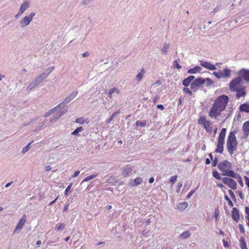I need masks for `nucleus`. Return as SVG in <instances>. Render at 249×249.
Segmentation results:
<instances>
[{
    "mask_svg": "<svg viewBox=\"0 0 249 249\" xmlns=\"http://www.w3.org/2000/svg\"><path fill=\"white\" fill-rule=\"evenodd\" d=\"M236 92V97L237 98L239 99L241 97H244L246 94L245 90V87L243 86L237 90L235 91Z\"/></svg>",
    "mask_w": 249,
    "mask_h": 249,
    "instance_id": "f3484780",
    "label": "nucleus"
},
{
    "mask_svg": "<svg viewBox=\"0 0 249 249\" xmlns=\"http://www.w3.org/2000/svg\"><path fill=\"white\" fill-rule=\"evenodd\" d=\"M183 91L184 93H186L191 96L192 95V92L190 90V89L188 88H184L183 89Z\"/></svg>",
    "mask_w": 249,
    "mask_h": 249,
    "instance_id": "a18cd8bd",
    "label": "nucleus"
},
{
    "mask_svg": "<svg viewBox=\"0 0 249 249\" xmlns=\"http://www.w3.org/2000/svg\"><path fill=\"white\" fill-rule=\"evenodd\" d=\"M66 112V111H59L57 114L53 116L51 119V122H54V120L58 119L61 116L64 115Z\"/></svg>",
    "mask_w": 249,
    "mask_h": 249,
    "instance_id": "c85d7f7f",
    "label": "nucleus"
},
{
    "mask_svg": "<svg viewBox=\"0 0 249 249\" xmlns=\"http://www.w3.org/2000/svg\"><path fill=\"white\" fill-rule=\"evenodd\" d=\"M182 186V184L181 182H179L178 184V189L176 190V192L178 193L180 192V188Z\"/></svg>",
    "mask_w": 249,
    "mask_h": 249,
    "instance_id": "864d4df0",
    "label": "nucleus"
},
{
    "mask_svg": "<svg viewBox=\"0 0 249 249\" xmlns=\"http://www.w3.org/2000/svg\"><path fill=\"white\" fill-rule=\"evenodd\" d=\"M65 225L62 223H59L56 225L55 228L57 231H61L65 229Z\"/></svg>",
    "mask_w": 249,
    "mask_h": 249,
    "instance_id": "72a5a7b5",
    "label": "nucleus"
},
{
    "mask_svg": "<svg viewBox=\"0 0 249 249\" xmlns=\"http://www.w3.org/2000/svg\"><path fill=\"white\" fill-rule=\"evenodd\" d=\"M30 2L28 1H25L20 6L19 11L23 13L29 7Z\"/></svg>",
    "mask_w": 249,
    "mask_h": 249,
    "instance_id": "4be33fe9",
    "label": "nucleus"
},
{
    "mask_svg": "<svg viewBox=\"0 0 249 249\" xmlns=\"http://www.w3.org/2000/svg\"><path fill=\"white\" fill-rule=\"evenodd\" d=\"M213 74L218 79H220L223 77L221 71H219L218 72L214 71Z\"/></svg>",
    "mask_w": 249,
    "mask_h": 249,
    "instance_id": "ea45409f",
    "label": "nucleus"
},
{
    "mask_svg": "<svg viewBox=\"0 0 249 249\" xmlns=\"http://www.w3.org/2000/svg\"><path fill=\"white\" fill-rule=\"evenodd\" d=\"M36 16V13L34 12L30 13L28 16H26L22 18L19 21V25L21 28L25 27L28 25L32 21L33 18Z\"/></svg>",
    "mask_w": 249,
    "mask_h": 249,
    "instance_id": "423d86ee",
    "label": "nucleus"
},
{
    "mask_svg": "<svg viewBox=\"0 0 249 249\" xmlns=\"http://www.w3.org/2000/svg\"><path fill=\"white\" fill-rule=\"evenodd\" d=\"M219 210L218 209H215L214 213V217L215 219V220L217 221L218 219V217L219 216Z\"/></svg>",
    "mask_w": 249,
    "mask_h": 249,
    "instance_id": "49530a36",
    "label": "nucleus"
},
{
    "mask_svg": "<svg viewBox=\"0 0 249 249\" xmlns=\"http://www.w3.org/2000/svg\"><path fill=\"white\" fill-rule=\"evenodd\" d=\"M45 171L47 172L50 171L52 169L51 166L48 165L45 167Z\"/></svg>",
    "mask_w": 249,
    "mask_h": 249,
    "instance_id": "338daca9",
    "label": "nucleus"
},
{
    "mask_svg": "<svg viewBox=\"0 0 249 249\" xmlns=\"http://www.w3.org/2000/svg\"><path fill=\"white\" fill-rule=\"evenodd\" d=\"M195 193V190H192L187 196V199H189L191 197V196L194 194Z\"/></svg>",
    "mask_w": 249,
    "mask_h": 249,
    "instance_id": "13d9d810",
    "label": "nucleus"
},
{
    "mask_svg": "<svg viewBox=\"0 0 249 249\" xmlns=\"http://www.w3.org/2000/svg\"><path fill=\"white\" fill-rule=\"evenodd\" d=\"M239 110L241 112L249 113V103H244L239 107Z\"/></svg>",
    "mask_w": 249,
    "mask_h": 249,
    "instance_id": "412c9836",
    "label": "nucleus"
},
{
    "mask_svg": "<svg viewBox=\"0 0 249 249\" xmlns=\"http://www.w3.org/2000/svg\"><path fill=\"white\" fill-rule=\"evenodd\" d=\"M174 64L175 67H176L178 70L181 69V66L178 64V62L177 60H176L174 61Z\"/></svg>",
    "mask_w": 249,
    "mask_h": 249,
    "instance_id": "8fccbe9b",
    "label": "nucleus"
},
{
    "mask_svg": "<svg viewBox=\"0 0 249 249\" xmlns=\"http://www.w3.org/2000/svg\"><path fill=\"white\" fill-rule=\"evenodd\" d=\"M22 14V12H21L20 11H19V12L15 16V18L16 19L18 18L19 17L21 16Z\"/></svg>",
    "mask_w": 249,
    "mask_h": 249,
    "instance_id": "052dcab7",
    "label": "nucleus"
},
{
    "mask_svg": "<svg viewBox=\"0 0 249 249\" xmlns=\"http://www.w3.org/2000/svg\"><path fill=\"white\" fill-rule=\"evenodd\" d=\"M224 198L225 200L227 201L228 205L231 207H232L233 205V203L232 201L231 200V199L229 198V197L225 195Z\"/></svg>",
    "mask_w": 249,
    "mask_h": 249,
    "instance_id": "c03bdc74",
    "label": "nucleus"
},
{
    "mask_svg": "<svg viewBox=\"0 0 249 249\" xmlns=\"http://www.w3.org/2000/svg\"><path fill=\"white\" fill-rule=\"evenodd\" d=\"M243 130L244 132V137L247 138L249 134V121L244 123L243 125Z\"/></svg>",
    "mask_w": 249,
    "mask_h": 249,
    "instance_id": "a211bd4d",
    "label": "nucleus"
},
{
    "mask_svg": "<svg viewBox=\"0 0 249 249\" xmlns=\"http://www.w3.org/2000/svg\"><path fill=\"white\" fill-rule=\"evenodd\" d=\"M242 79L241 77H237L232 79L229 84V89L232 92L236 91L238 89L243 87L241 85Z\"/></svg>",
    "mask_w": 249,
    "mask_h": 249,
    "instance_id": "20e7f679",
    "label": "nucleus"
},
{
    "mask_svg": "<svg viewBox=\"0 0 249 249\" xmlns=\"http://www.w3.org/2000/svg\"><path fill=\"white\" fill-rule=\"evenodd\" d=\"M229 193L231 196V197L232 198V199H234L235 198V196L234 195V193L231 190H229Z\"/></svg>",
    "mask_w": 249,
    "mask_h": 249,
    "instance_id": "5fc2aeb1",
    "label": "nucleus"
},
{
    "mask_svg": "<svg viewBox=\"0 0 249 249\" xmlns=\"http://www.w3.org/2000/svg\"><path fill=\"white\" fill-rule=\"evenodd\" d=\"M197 123L198 124H203L204 128L207 132H212V122L210 120H207L205 116H200L197 120Z\"/></svg>",
    "mask_w": 249,
    "mask_h": 249,
    "instance_id": "39448f33",
    "label": "nucleus"
},
{
    "mask_svg": "<svg viewBox=\"0 0 249 249\" xmlns=\"http://www.w3.org/2000/svg\"><path fill=\"white\" fill-rule=\"evenodd\" d=\"M200 65L210 71L215 70L216 69L215 66L213 64H211L210 62L204 61V60H200Z\"/></svg>",
    "mask_w": 249,
    "mask_h": 249,
    "instance_id": "ddd939ff",
    "label": "nucleus"
},
{
    "mask_svg": "<svg viewBox=\"0 0 249 249\" xmlns=\"http://www.w3.org/2000/svg\"><path fill=\"white\" fill-rule=\"evenodd\" d=\"M132 171V168L130 166H126L123 170V175H128Z\"/></svg>",
    "mask_w": 249,
    "mask_h": 249,
    "instance_id": "473e14b6",
    "label": "nucleus"
},
{
    "mask_svg": "<svg viewBox=\"0 0 249 249\" xmlns=\"http://www.w3.org/2000/svg\"><path fill=\"white\" fill-rule=\"evenodd\" d=\"M26 221V216L24 215L20 219L18 225L16 226V228L14 231V233H15L17 232H19V231L22 229V227L24 225L25 222Z\"/></svg>",
    "mask_w": 249,
    "mask_h": 249,
    "instance_id": "4468645a",
    "label": "nucleus"
},
{
    "mask_svg": "<svg viewBox=\"0 0 249 249\" xmlns=\"http://www.w3.org/2000/svg\"><path fill=\"white\" fill-rule=\"evenodd\" d=\"M236 133L237 131L236 130L231 131L227 140V149L231 155H232L233 152L237 149V142L235 137Z\"/></svg>",
    "mask_w": 249,
    "mask_h": 249,
    "instance_id": "f03ea898",
    "label": "nucleus"
},
{
    "mask_svg": "<svg viewBox=\"0 0 249 249\" xmlns=\"http://www.w3.org/2000/svg\"><path fill=\"white\" fill-rule=\"evenodd\" d=\"M239 77L244 79L246 82L249 83V69H242L238 73Z\"/></svg>",
    "mask_w": 249,
    "mask_h": 249,
    "instance_id": "9b49d317",
    "label": "nucleus"
},
{
    "mask_svg": "<svg viewBox=\"0 0 249 249\" xmlns=\"http://www.w3.org/2000/svg\"><path fill=\"white\" fill-rule=\"evenodd\" d=\"M239 174L235 173L233 171L230 170L229 169L227 170L226 173H222L223 176L230 177L236 178Z\"/></svg>",
    "mask_w": 249,
    "mask_h": 249,
    "instance_id": "6ab92c4d",
    "label": "nucleus"
},
{
    "mask_svg": "<svg viewBox=\"0 0 249 249\" xmlns=\"http://www.w3.org/2000/svg\"><path fill=\"white\" fill-rule=\"evenodd\" d=\"M220 6H218L217 7H216L215 9H214V10L213 11V13H215L217 12L218 11H219L220 10Z\"/></svg>",
    "mask_w": 249,
    "mask_h": 249,
    "instance_id": "69168bd1",
    "label": "nucleus"
},
{
    "mask_svg": "<svg viewBox=\"0 0 249 249\" xmlns=\"http://www.w3.org/2000/svg\"><path fill=\"white\" fill-rule=\"evenodd\" d=\"M213 177H214L215 178H216V179H222V178L221 177L219 174L218 173V172L216 170L213 171Z\"/></svg>",
    "mask_w": 249,
    "mask_h": 249,
    "instance_id": "58836bf2",
    "label": "nucleus"
},
{
    "mask_svg": "<svg viewBox=\"0 0 249 249\" xmlns=\"http://www.w3.org/2000/svg\"><path fill=\"white\" fill-rule=\"evenodd\" d=\"M42 81V79L38 75L29 83V84L26 88V89L28 91H30L34 89L37 85H38Z\"/></svg>",
    "mask_w": 249,
    "mask_h": 249,
    "instance_id": "1a4fd4ad",
    "label": "nucleus"
},
{
    "mask_svg": "<svg viewBox=\"0 0 249 249\" xmlns=\"http://www.w3.org/2000/svg\"><path fill=\"white\" fill-rule=\"evenodd\" d=\"M77 94L78 91H74L70 94L69 96L66 97L62 102L57 105V107H64L66 105L73 99Z\"/></svg>",
    "mask_w": 249,
    "mask_h": 249,
    "instance_id": "6e6552de",
    "label": "nucleus"
},
{
    "mask_svg": "<svg viewBox=\"0 0 249 249\" xmlns=\"http://www.w3.org/2000/svg\"><path fill=\"white\" fill-rule=\"evenodd\" d=\"M114 93H116L117 94L120 93V90L116 88H113L110 89L108 93H107V96L109 98H111L113 96V94Z\"/></svg>",
    "mask_w": 249,
    "mask_h": 249,
    "instance_id": "a878e982",
    "label": "nucleus"
},
{
    "mask_svg": "<svg viewBox=\"0 0 249 249\" xmlns=\"http://www.w3.org/2000/svg\"><path fill=\"white\" fill-rule=\"evenodd\" d=\"M202 70V68L199 66H196L193 68H191L188 70L187 72L188 73H196V72H199Z\"/></svg>",
    "mask_w": 249,
    "mask_h": 249,
    "instance_id": "cd10ccee",
    "label": "nucleus"
},
{
    "mask_svg": "<svg viewBox=\"0 0 249 249\" xmlns=\"http://www.w3.org/2000/svg\"><path fill=\"white\" fill-rule=\"evenodd\" d=\"M142 179L141 177L136 178L134 180H131L129 183V185L132 186H138L142 182Z\"/></svg>",
    "mask_w": 249,
    "mask_h": 249,
    "instance_id": "aec40b11",
    "label": "nucleus"
},
{
    "mask_svg": "<svg viewBox=\"0 0 249 249\" xmlns=\"http://www.w3.org/2000/svg\"><path fill=\"white\" fill-rule=\"evenodd\" d=\"M192 82L189 81L187 78H185V79H184L182 81V84L184 86H185V87H187L189 86V85Z\"/></svg>",
    "mask_w": 249,
    "mask_h": 249,
    "instance_id": "a19ab883",
    "label": "nucleus"
},
{
    "mask_svg": "<svg viewBox=\"0 0 249 249\" xmlns=\"http://www.w3.org/2000/svg\"><path fill=\"white\" fill-rule=\"evenodd\" d=\"M177 209L179 211H182L186 209L188 207V203L187 202H183L179 203L177 206Z\"/></svg>",
    "mask_w": 249,
    "mask_h": 249,
    "instance_id": "bb28decb",
    "label": "nucleus"
},
{
    "mask_svg": "<svg viewBox=\"0 0 249 249\" xmlns=\"http://www.w3.org/2000/svg\"><path fill=\"white\" fill-rule=\"evenodd\" d=\"M204 78L199 77L195 79L191 83V89L196 92L197 90L199 87L205 84Z\"/></svg>",
    "mask_w": 249,
    "mask_h": 249,
    "instance_id": "0eeeda50",
    "label": "nucleus"
},
{
    "mask_svg": "<svg viewBox=\"0 0 249 249\" xmlns=\"http://www.w3.org/2000/svg\"><path fill=\"white\" fill-rule=\"evenodd\" d=\"M218 163V160L217 159H215L213 161L212 164L213 166H215Z\"/></svg>",
    "mask_w": 249,
    "mask_h": 249,
    "instance_id": "e2e57ef3",
    "label": "nucleus"
},
{
    "mask_svg": "<svg viewBox=\"0 0 249 249\" xmlns=\"http://www.w3.org/2000/svg\"><path fill=\"white\" fill-rule=\"evenodd\" d=\"M177 176L176 175L173 176L170 178V181L172 183V185H173L175 183L176 181L177 180Z\"/></svg>",
    "mask_w": 249,
    "mask_h": 249,
    "instance_id": "de8ad7c7",
    "label": "nucleus"
},
{
    "mask_svg": "<svg viewBox=\"0 0 249 249\" xmlns=\"http://www.w3.org/2000/svg\"><path fill=\"white\" fill-rule=\"evenodd\" d=\"M241 245L240 247L242 249H248L246 242L243 239L240 240Z\"/></svg>",
    "mask_w": 249,
    "mask_h": 249,
    "instance_id": "79ce46f5",
    "label": "nucleus"
},
{
    "mask_svg": "<svg viewBox=\"0 0 249 249\" xmlns=\"http://www.w3.org/2000/svg\"><path fill=\"white\" fill-rule=\"evenodd\" d=\"M97 176V174H93V175H90V176L86 177V178H85L83 179V180L82 181V183L88 181L91 179H93L94 178H95Z\"/></svg>",
    "mask_w": 249,
    "mask_h": 249,
    "instance_id": "f704fd0d",
    "label": "nucleus"
},
{
    "mask_svg": "<svg viewBox=\"0 0 249 249\" xmlns=\"http://www.w3.org/2000/svg\"><path fill=\"white\" fill-rule=\"evenodd\" d=\"M84 130L82 126L77 127L75 130L71 132L72 135H77L79 132H81Z\"/></svg>",
    "mask_w": 249,
    "mask_h": 249,
    "instance_id": "4c0bfd02",
    "label": "nucleus"
},
{
    "mask_svg": "<svg viewBox=\"0 0 249 249\" xmlns=\"http://www.w3.org/2000/svg\"><path fill=\"white\" fill-rule=\"evenodd\" d=\"M244 178H245V179L246 181V184H247L248 187L249 188V178L247 176H245Z\"/></svg>",
    "mask_w": 249,
    "mask_h": 249,
    "instance_id": "bf43d9fd",
    "label": "nucleus"
},
{
    "mask_svg": "<svg viewBox=\"0 0 249 249\" xmlns=\"http://www.w3.org/2000/svg\"><path fill=\"white\" fill-rule=\"evenodd\" d=\"M53 70L54 67H50L47 69L44 72L39 75V76L43 81L50 75V74L53 71Z\"/></svg>",
    "mask_w": 249,
    "mask_h": 249,
    "instance_id": "2eb2a0df",
    "label": "nucleus"
},
{
    "mask_svg": "<svg viewBox=\"0 0 249 249\" xmlns=\"http://www.w3.org/2000/svg\"><path fill=\"white\" fill-rule=\"evenodd\" d=\"M229 98L227 95L219 96L214 101L209 112V116L212 119H216L221 112L224 111L227 106Z\"/></svg>",
    "mask_w": 249,
    "mask_h": 249,
    "instance_id": "f257e3e1",
    "label": "nucleus"
},
{
    "mask_svg": "<svg viewBox=\"0 0 249 249\" xmlns=\"http://www.w3.org/2000/svg\"><path fill=\"white\" fill-rule=\"evenodd\" d=\"M157 107L161 110H163L164 109V107L162 105H158Z\"/></svg>",
    "mask_w": 249,
    "mask_h": 249,
    "instance_id": "0e129e2a",
    "label": "nucleus"
},
{
    "mask_svg": "<svg viewBox=\"0 0 249 249\" xmlns=\"http://www.w3.org/2000/svg\"><path fill=\"white\" fill-rule=\"evenodd\" d=\"M144 74L145 71L144 69H142L137 74L135 77V80L138 82L141 81L142 79Z\"/></svg>",
    "mask_w": 249,
    "mask_h": 249,
    "instance_id": "b1692460",
    "label": "nucleus"
},
{
    "mask_svg": "<svg viewBox=\"0 0 249 249\" xmlns=\"http://www.w3.org/2000/svg\"><path fill=\"white\" fill-rule=\"evenodd\" d=\"M33 141H32L28 143V144L23 147L22 149V153L24 154L25 153H26L30 149V145L33 143Z\"/></svg>",
    "mask_w": 249,
    "mask_h": 249,
    "instance_id": "e433bc0d",
    "label": "nucleus"
},
{
    "mask_svg": "<svg viewBox=\"0 0 249 249\" xmlns=\"http://www.w3.org/2000/svg\"><path fill=\"white\" fill-rule=\"evenodd\" d=\"M223 182L227 185L231 189L235 190L237 188V183L235 180L230 178L225 177L222 178Z\"/></svg>",
    "mask_w": 249,
    "mask_h": 249,
    "instance_id": "9d476101",
    "label": "nucleus"
},
{
    "mask_svg": "<svg viewBox=\"0 0 249 249\" xmlns=\"http://www.w3.org/2000/svg\"><path fill=\"white\" fill-rule=\"evenodd\" d=\"M223 246L225 247H228L229 246V244H228V243L225 241L224 239L223 240Z\"/></svg>",
    "mask_w": 249,
    "mask_h": 249,
    "instance_id": "774afa93",
    "label": "nucleus"
},
{
    "mask_svg": "<svg viewBox=\"0 0 249 249\" xmlns=\"http://www.w3.org/2000/svg\"><path fill=\"white\" fill-rule=\"evenodd\" d=\"M226 131V128H223L220 132L217 140V148L215 150L216 153H222L223 151Z\"/></svg>",
    "mask_w": 249,
    "mask_h": 249,
    "instance_id": "7ed1b4c3",
    "label": "nucleus"
},
{
    "mask_svg": "<svg viewBox=\"0 0 249 249\" xmlns=\"http://www.w3.org/2000/svg\"><path fill=\"white\" fill-rule=\"evenodd\" d=\"M170 46V44L169 42H165L163 44V46L161 50L162 53L164 55H166L169 49Z\"/></svg>",
    "mask_w": 249,
    "mask_h": 249,
    "instance_id": "5701e85b",
    "label": "nucleus"
},
{
    "mask_svg": "<svg viewBox=\"0 0 249 249\" xmlns=\"http://www.w3.org/2000/svg\"><path fill=\"white\" fill-rule=\"evenodd\" d=\"M231 71L228 68H225L222 72V78H229L231 75Z\"/></svg>",
    "mask_w": 249,
    "mask_h": 249,
    "instance_id": "393cba45",
    "label": "nucleus"
},
{
    "mask_svg": "<svg viewBox=\"0 0 249 249\" xmlns=\"http://www.w3.org/2000/svg\"><path fill=\"white\" fill-rule=\"evenodd\" d=\"M146 124V121H138L136 122L135 125L136 127L140 126L141 127H144Z\"/></svg>",
    "mask_w": 249,
    "mask_h": 249,
    "instance_id": "c9c22d12",
    "label": "nucleus"
},
{
    "mask_svg": "<svg viewBox=\"0 0 249 249\" xmlns=\"http://www.w3.org/2000/svg\"><path fill=\"white\" fill-rule=\"evenodd\" d=\"M60 107H57V106L50 109L49 111H48L45 115H44V117L45 118H47L49 116H50L51 114H52L55 111H58L59 108H60Z\"/></svg>",
    "mask_w": 249,
    "mask_h": 249,
    "instance_id": "2f4dec72",
    "label": "nucleus"
},
{
    "mask_svg": "<svg viewBox=\"0 0 249 249\" xmlns=\"http://www.w3.org/2000/svg\"><path fill=\"white\" fill-rule=\"evenodd\" d=\"M85 122V119L82 117L76 119V120L75 121V122L76 123L79 124H84Z\"/></svg>",
    "mask_w": 249,
    "mask_h": 249,
    "instance_id": "37998d69",
    "label": "nucleus"
},
{
    "mask_svg": "<svg viewBox=\"0 0 249 249\" xmlns=\"http://www.w3.org/2000/svg\"><path fill=\"white\" fill-rule=\"evenodd\" d=\"M236 179H238V182L240 183V184L242 186H243L244 185V184H243V182L242 181V178L241 177V176L238 175V177H236Z\"/></svg>",
    "mask_w": 249,
    "mask_h": 249,
    "instance_id": "3c124183",
    "label": "nucleus"
},
{
    "mask_svg": "<svg viewBox=\"0 0 249 249\" xmlns=\"http://www.w3.org/2000/svg\"><path fill=\"white\" fill-rule=\"evenodd\" d=\"M231 217L232 219L236 222H238L240 219V215L238 209L236 208H233L231 212Z\"/></svg>",
    "mask_w": 249,
    "mask_h": 249,
    "instance_id": "dca6fc26",
    "label": "nucleus"
},
{
    "mask_svg": "<svg viewBox=\"0 0 249 249\" xmlns=\"http://www.w3.org/2000/svg\"><path fill=\"white\" fill-rule=\"evenodd\" d=\"M80 174V171H76L73 175L71 176L72 178H75L77 177Z\"/></svg>",
    "mask_w": 249,
    "mask_h": 249,
    "instance_id": "4d7b16f0",
    "label": "nucleus"
},
{
    "mask_svg": "<svg viewBox=\"0 0 249 249\" xmlns=\"http://www.w3.org/2000/svg\"><path fill=\"white\" fill-rule=\"evenodd\" d=\"M191 234L189 231H185L180 234L179 236V237L182 239H186L188 238Z\"/></svg>",
    "mask_w": 249,
    "mask_h": 249,
    "instance_id": "7c9ffc66",
    "label": "nucleus"
},
{
    "mask_svg": "<svg viewBox=\"0 0 249 249\" xmlns=\"http://www.w3.org/2000/svg\"><path fill=\"white\" fill-rule=\"evenodd\" d=\"M245 213L247 214V216H246V218H249V208L246 207L245 208Z\"/></svg>",
    "mask_w": 249,
    "mask_h": 249,
    "instance_id": "6e6d98bb",
    "label": "nucleus"
},
{
    "mask_svg": "<svg viewBox=\"0 0 249 249\" xmlns=\"http://www.w3.org/2000/svg\"><path fill=\"white\" fill-rule=\"evenodd\" d=\"M231 167V163L227 160L220 162L218 164V169L222 171L223 173H226L227 170L230 168Z\"/></svg>",
    "mask_w": 249,
    "mask_h": 249,
    "instance_id": "f8f14e48",
    "label": "nucleus"
},
{
    "mask_svg": "<svg viewBox=\"0 0 249 249\" xmlns=\"http://www.w3.org/2000/svg\"><path fill=\"white\" fill-rule=\"evenodd\" d=\"M72 185V183H70L68 185V186L66 188V189H65V195H67L68 192L70 191V189L71 188Z\"/></svg>",
    "mask_w": 249,
    "mask_h": 249,
    "instance_id": "603ef678",
    "label": "nucleus"
},
{
    "mask_svg": "<svg viewBox=\"0 0 249 249\" xmlns=\"http://www.w3.org/2000/svg\"><path fill=\"white\" fill-rule=\"evenodd\" d=\"M120 113V111L119 110H117V111H115L112 115L110 116V118L107 119L106 122L107 124H109L113 119L114 118H115L117 115L119 114Z\"/></svg>",
    "mask_w": 249,
    "mask_h": 249,
    "instance_id": "c756f323",
    "label": "nucleus"
},
{
    "mask_svg": "<svg viewBox=\"0 0 249 249\" xmlns=\"http://www.w3.org/2000/svg\"><path fill=\"white\" fill-rule=\"evenodd\" d=\"M239 227L240 231L244 233L245 232V230L242 224H239Z\"/></svg>",
    "mask_w": 249,
    "mask_h": 249,
    "instance_id": "680f3d73",
    "label": "nucleus"
},
{
    "mask_svg": "<svg viewBox=\"0 0 249 249\" xmlns=\"http://www.w3.org/2000/svg\"><path fill=\"white\" fill-rule=\"evenodd\" d=\"M205 83L206 82L207 85H211L213 84V80L210 78L204 79Z\"/></svg>",
    "mask_w": 249,
    "mask_h": 249,
    "instance_id": "09e8293b",
    "label": "nucleus"
}]
</instances>
